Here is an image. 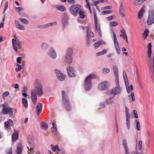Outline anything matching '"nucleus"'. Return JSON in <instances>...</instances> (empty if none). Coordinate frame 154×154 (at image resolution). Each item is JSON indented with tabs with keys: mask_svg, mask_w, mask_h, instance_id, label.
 Segmentation results:
<instances>
[{
	"mask_svg": "<svg viewBox=\"0 0 154 154\" xmlns=\"http://www.w3.org/2000/svg\"><path fill=\"white\" fill-rule=\"evenodd\" d=\"M43 94L42 85L40 83H38L36 85L35 88L31 91V98L34 104L35 105L36 104L37 99V95L41 96Z\"/></svg>",
	"mask_w": 154,
	"mask_h": 154,
	"instance_id": "f257e3e1",
	"label": "nucleus"
},
{
	"mask_svg": "<svg viewBox=\"0 0 154 154\" xmlns=\"http://www.w3.org/2000/svg\"><path fill=\"white\" fill-rule=\"evenodd\" d=\"M116 87L112 88L109 93L110 97H112L113 98L116 94H119L121 93L122 89L120 87L119 81H116Z\"/></svg>",
	"mask_w": 154,
	"mask_h": 154,
	"instance_id": "f03ea898",
	"label": "nucleus"
},
{
	"mask_svg": "<svg viewBox=\"0 0 154 154\" xmlns=\"http://www.w3.org/2000/svg\"><path fill=\"white\" fill-rule=\"evenodd\" d=\"M95 76L94 75L91 74L88 76L85 79L84 84L85 89L86 91L90 90L92 86L91 79L94 78Z\"/></svg>",
	"mask_w": 154,
	"mask_h": 154,
	"instance_id": "7ed1b4c3",
	"label": "nucleus"
},
{
	"mask_svg": "<svg viewBox=\"0 0 154 154\" xmlns=\"http://www.w3.org/2000/svg\"><path fill=\"white\" fill-rule=\"evenodd\" d=\"M94 26L95 32L98 33L100 36H102V32L100 23L98 21L96 14L95 13H94Z\"/></svg>",
	"mask_w": 154,
	"mask_h": 154,
	"instance_id": "20e7f679",
	"label": "nucleus"
},
{
	"mask_svg": "<svg viewBox=\"0 0 154 154\" xmlns=\"http://www.w3.org/2000/svg\"><path fill=\"white\" fill-rule=\"evenodd\" d=\"M81 8V6L79 5H72L70 8L69 11L73 16H76L78 15V13Z\"/></svg>",
	"mask_w": 154,
	"mask_h": 154,
	"instance_id": "39448f33",
	"label": "nucleus"
},
{
	"mask_svg": "<svg viewBox=\"0 0 154 154\" xmlns=\"http://www.w3.org/2000/svg\"><path fill=\"white\" fill-rule=\"evenodd\" d=\"M2 106L3 108L2 112L3 114L4 115L9 114L10 117L11 118H14L13 109L11 108L8 107L7 106H5L4 104L2 105Z\"/></svg>",
	"mask_w": 154,
	"mask_h": 154,
	"instance_id": "423d86ee",
	"label": "nucleus"
},
{
	"mask_svg": "<svg viewBox=\"0 0 154 154\" xmlns=\"http://www.w3.org/2000/svg\"><path fill=\"white\" fill-rule=\"evenodd\" d=\"M12 43L13 48L16 51H17L18 49H21V43L16 36L12 39Z\"/></svg>",
	"mask_w": 154,
	"mask_h": 154,
	"instance_id": "0eeeda50",
	"label": "nucleus"
},
{
	"mask_svg": "<svg viewBox=\"0 0 154 154\" xmlns=\"http://www.w3.org/2000/svg\"><path fill=\"white\" fill-rule=\"evenodd\" d=\"M123 77L126 85L127 91L128 93H129L133 90V86L132 85H130V86H129L126 74L125 71L123 72Z\"/></svg>",
	"mask_w": 154,
	"mask_h": 154,
	"instance_id": "6e6552de",
	"label": "nucleus"
},
{
	"mask_svg": "<svg viewBox=\"0 0 154 154\" xmlns=\"http://www.w3.org/2000/svg\"><path fill=\"white\" fill-rule=\"evenodd\" d=\"M112 35L114 39V47L116 52L119 55L120 53V48L116 37V35L114 32H112Z\"/></svg>",
	"mask_w": 154,
	"mask_h": 154,
	"instance_id": "1a4fd4ad",
	"label": "nucleus"
},
{
	"mask_svg": "<svg viewBox=\"0 0 154 154\" xmlns=\"http://www.w3.org/2000/svg\"><path fill=\"white\" fill-rule=\"evenodd\" d=\"M109 84V82L108 81H103L100 83L98 85V88L100 90H105L108 88Z\"/></svg>",
	"mask_w": 154,
	"mask_h": 154,
	"instance_id": "9d476101",
	"label": "nucleus"
},
{
	"mask_svg": "<svg viewBox=\"0 0 154 154\" xmlns=\"http://www.w3.org/2000/svg\"><path fill=\"white\" fill-rule=\"evenodd\" d=\"M55 72L57 78L60 81H63L66 76L62 73L61 71L56 69Z\"/></svg>",
	"mask_w": 154,
	"mask_h": 154,
	"instance_id": "9b49d317",
	"label": "nucleus"
},
{
	"mask_svg": "<svg viewBox=\"0 0 154 154\" xmlns=\"http://www.w3.org/2000/svg\"><path fill=\"white\" fill-rule=\"evenodd\" d=\"M62 105L64 107L67 109V100L66 96V93L64 91H62Z\"/></svg>",
	"mask_w": 154,
	"mask_h": 154,
	"instance_id": "f8f14e48",
	"label": "nucleus"
},
{
	"mask_svg": "<svg viewBox=\"0 0 154 154\" xmlns=\"http://www.w3.org/2000/svg\"><path fill=\"white\" fill-rule=\"evenodd\" d=\"M61 21L63 28L66 27L67 24V15L66 13L63 14Z\"/></svg>",
	"mask_w": 154,
	"mask_h": 154,
	"instance_id": "ddd939ff",
	"label": "nucleus"
},
{
	"mask_svg": "<svg viewBox=\"0 0 154 154\" xmlns=\"http://www.w3.org/2000/svg\"><path fill=\"white\" fill-rule=\"evenodd\" d=\"M13 122L11 119L8 120L5 123L4 126L5 129L7 131H9L11 129L10 126H13Z\"/></svg>",
	"mask_w": 154,
	"mask_h": 154,
	"instance_id": "4468645a",
	"label": "nucleus"
},
{
	"mask_svg": "<svg viewBox=\"0 0 154 154\" xmlns=\"http://www.w3.org/2000/svg\"><path fill=\"white\" fill-rule=\"evenodd\" d=\"M73 49L72 47L68 48V64L71 63L72 60Z\"/></svg>",
	"mask_w": 154,
	"mask_h": 154,
	"instance_id": "2eb2a0df",
	"label": "nucleus"
},
{
	"mask_svg": "<svg viewBox=\"0 0 154 154\" xmlns=\"http://www.w3.org/2000/svg\"><path fill=\"white\" fill-rule=\"evenodd\" d=\"M48 55L53 59H55L57 57V54L54 49L53 48H51L49 50Z\"/></svg>",
	"mask_w": 154,
	"mask_h": 154,
	"instance_id": "dca6fc26",
	"label": "nucleus"
},
{
	"mask_svg": "<svg viewBox=\"0 0 154 154\" xmlns=\"http://www.w3.org/2000/svg\"><path fill=\"white\" fill-rule=\"evenodd\" d=\"M35 146V145L34 142L32 141H31V142H29L27 144V148L29 151H30L31 152H33Z\"/></svg>",
	"mask_w": 154,
	"mask_h": 154,
	"instance_id": "f3484780",
	"label": "nucleus"
},
{
	"mask_svg": "<svg viewBox=\"0 0 154 154\" xmlns=\"http://www.w3.org/2000/svg\"><path fill=\"white\" fill-rule=\"evenodd\" d=\"M154 23V15L153 13L150 14L148 17L147 23L148 25H151Z\"/></svg>",
	"mask_w": 154,
	"mask_h": 154,
	"instance_id": "a211bd4d",
	"label": "nucleus"
},
{
	"mask_svg": "<svg viewBox=\"0 0 154 154\" xmlns=\"http://www.w3.org/2000/svg\"><path fill=\"white\" fill-rule=\"evenodd\" d=\"M57 24V22H54L53 23H48L47 24H45L39 26H38L39 28H43L47 27L49 26H51L53 25H56Z\"/></svg>",
	"mask_w": 154,
	"mask_h": 154,
	"instance_id": "6ab92c4d",
	"label": "nucleus"
},
{
	"mask_svg": "<svg viewBox=\"0 0 154 154\" xmlns=\"http://www.w3.org/2000/svg\"><path fill=\"white\" fill-rule=\"evenodd\" d=\"M79 18L81 19H84L86 17V14L85 11L82 9V8L80 10L78 13Z\"/></svg>",
	"mask_w": 154,
	"mask_h": 154,
	"instance_id": "aec40b11",
	"label": "nucleus"
},
{
	"mask_svg": "<svg viewBox=\"0 0 154 154\" xmlns=\"http://www.w3.org/2000/svg\"><path fill=\"white\" fill-rule=\"evenodd\" d=\"M42 105L41 103H39L36 106L37 112L36 114L38 115H39L42 111Z\"/></svg>",
	"mask_w": 154,
	"mask_h": 154,
	"instance_id": "412c9836",
	"label": "nucleus"
},
{
	"mask_svg": "<svg viewBox=\"0 0 154 154\" xmlns=\"http://www.w3.org/2000/svg\"><path fill=\"white\" fill-rule=\"evenodd\" d=\"M123 145L125 151V154H129L128 152V148L127 146V143L126 140L124 139L122 140Z\"/></svg>",
	"mask_w": 154,
	"mask_h": 154,
	"instance_id": "4be33fe9",
	"label": "nucleus"
},
{
	"mask_svg": "<svg viewBox=\"0 0 154 154\" xmlns=\"http://www.w3.org/2000/svg\"><path fill=\"white\" fill-rule=\"evenodd\" d=\"M51 150L53 152H55L56 150L60 152L61 151V149L58 145L54 146L52 144L51 145Z\"/></svg>",
	"mask_w": 154,
	"mask_h": 154,
	"instance_id": "5701e85b",
	"label": "nucleus"
},
{
	"mask_svg": "<svg viewBox=\"0 0 154 154\" xmlns=\"http://www.w3.org/2000/svg\"><path fill=\"white\" fill-rule=\"evenodd\" d=\"M18 138V133L17 131H15L14 133L12 136V142L15 141Z\"/></svg>",
	"mask_w": 154,
	"mask_h": 154,
	"instance_id": "b1692460",
	"label": "nucleus"
},
{
	"mask_svg": "<svg viewBox=\"0 0 154 154\" xmlns=\"http://www.w3.org/2000/svg\"><path fill=\"white\" fill-rule=\"evenodd\" d=\"M68 74L70 77H73L76 75V73L75 72L73 68H69V72Z\"/></svg>",
	"mask_w": 154,
	"mask_h": 154,
	"instance_id": "393cba45",
	"label": "nucleus"
},
{
	"mask_svg": "<svg viewBox=\"0 0 154 154\" xmlns=\"http://www.w3.org/2000/svg\"><path fill=\"white\" fill-rule=\"evenodd\" d=\"M52 125L53 126L52 127V130L54 134L56 135L57 134V125L55 122H53L52 123Z\"/></svg>",
	"mask_w": 154,
	"mask_h": 154,
	"instance_id": "a878e982",
	"label": "nucleus"
},
{
	"mask_svg": "<svg viewBox=\"0 0 154 154\" xmlns=\"http://www.w3.org/2000/svg\"><path fill=\"white\" fill-rule=\"evenodd\" d=\"M55 8L58 10L61 11H64L66 10V9L64 6L57 5L55 6Z\"/></svg>",
	"mask_w": 154,
	"mask_h": 154,
	"instance_id": "bb28decb",
	"label": "nucleus"
},
{
	"mask_svg": "<svg viewBox=\"0 0 154 154\" xmlns=\"http://www.w3.org/2000/svg\"><path fill=\"white\" fill-rule=\"evenodd\" d=\"M145 10L144 8H142L139 12L137 17L139 19H140L142 17L143 14L145 12Z\"/></svg>",
	"mask_w": 154,
	"mask_h": 154,
	"instance_id": "cd10ccee",
	"label": "nucleus"
},
{
	"mask_svg": "<svg viewBox=\"0 0 154 154\" xmlns=\"http://www.w3.org/2000/svg\"><path fill=\"white\" fill-rule=\"evenodd\" d=\"M119 12L120 16L122 17H124L125 16V10L123 7L121 6L119 8Z\"/></svg>",
	"mask_w": 154,
	"mask_h": 154,
	"instance_id": "c85d7f7f",
	"label": "nucleus"
},
{
	"mask_svg": "<svg viewBox=\"0 0 154 154\" xmlns=\"http://www.w3.org/2000/svg\"><path fill=\"white\" fill-rule=\"evenodd\" d=\"M128 99L130 102H132L134 101L135 98L134 93L132 92L130 95H129Z\"/></svg>",
	"mask_w": 154,
	"mask_h": 154,
	"instance_id": "c756f323",
	"label": "nucleus"
},
{
	"mask_svg": "<svg viewBox=\"0 0 154 154\" xmlns=\"http://www.w3.org/2000/svg\"><path fill=\"white\" fill-rule=\"evenodd\" d=\"M121 34L119 35L120 37H122L123 39H125V38L127 37V34L125 32V30L124 29H123L120 30Z\"/></svg>",
	"mask_w": 154,
	"mask_h": 154,
	"instance_id": "7c9ffc66",
	"label": "nucleus"
},
{
	"mask_svg": "<svg viewBox=\"0 0 154 154\" xmlns=\"http://www.w3.org/2000/svg\"><path fill=\"white\" fill-rule=\"evenodd\" d=\"M148 51L147 54L149 58L150 59L151 54V45L150 43H149L147 45Z\"/></svg>",
	"mask_w": 154,
	"mask_h": 154,
	"instance_id": "2f4dec72",
	"label": "nucleus"
},
{
	"mask_svg": "<svg viewBox=\"0 0 154 154\" xmlns=\"http://www.w3.org/2000/svg\"><path fill=\"white\" fill-rule=\"evenodd\" d=\"M41 128L44 130H46L48 128V125L46 122L42 121L40 123Z\"/></svg>",
	"mask_w": 154,
	"mask_h": 154,
	"instance_id": "473e14b6",
	"label": "nucleus"
},
{
	"mask_svg": "<svg viewBox=\"0 0 154 154\" xmlns=\"http://www.w3.org/2000/svg\"><path fill=\"white\" fill-rule=\"evenodd\" d=\"M125 111L126 120H130V116L129 113L128 109L127 107H125Z\"/></svg>",
	"mask_w": 154,
	"mask_h": 154,
	"instance_id": "72a5a7b5",
	"label": "nucleus"
},
{
	"mask_svg": "<svg viewBox=\"0 0 154 154\" xmlns=\"http://www.w3.org/2000/svg\"><path fill=\"white\" fill-rule=\"evenodd\" d=\"M113 71L115 77V81H119L118 79V69L117 68H114Z\"/></svg>",
	"mask_w": 154,
	"mask_h": 154,
	"instance_id": "f704fd0d",
	"label": "nucleus"
},
{
	"mask_svg": "<svg viewBox=\"0 0 154 154\" xmlns=\"http://www.w3.org/2000/svg\"><path fill=\"white\" fill-rule=\"evenodd\" d=\"M15 22L16 26L17 28L21 30L25 29L24 26L20 24L18 21L16 20Z\"/></svg>",
	"mask_w": 154,
	"mask_h": 154,
	"instance_id": "c9c22d12",
	"label": "nucleus"
},
{
	"mask_svg": "<svg viewBox=\"0 0 154 154\" xmlns=\"http://www.w3.org/2000/svg\"><path fill=\"white\" fill-rule=\"evenodd\" d=\"M110 97L106 99L105 101V103L108 105L112 104L114 103V100L112 99L113 98L112 97Z\"/></svg>",
	"mask_w": 154,
	"mask_h": 154,
	"instance_id": "e433bc0d",
	"label": "nucleus"
},
{
	"mask_svg": "<svg viewBox=\"0 0 154 154\" xmlns=\"http://www.w3.org/2000/svg\"><path fill=\"white\" fill-rule=\"evenodd\" d=\"M149 31L148 29H146L143 34V36L144 39H146L149 35Z\"/></svg>",
	"mask_w": 154,
	"mask_h": 154,
	"instance_id": "4c0bfd02",
	"label": "nucleus"
},
{
	"mask_svg": "<svg viewBox=\"0 0 154 154\" xmlns=\"http://www.w3.org/2000/svg\"><path fill=\"white\" fill-rule=\"evenodd\" d=\"M22 101L23 106L25 108H27L28 106V101L27 100H26L24 98H23L22 99Z\"/></svg>",
	"mask_w": 154,
	"mask_h": 154,
	"instance_id": "58836bf2",
	"label": "nucleus"
},
{
	"mask_svg": "<svg viewBox=\"0 0 154 154\" xmlns=\"http://www.w3.org/2000/svg\"><path fill=\"white\" fill-rule=\"evenodd\" d=\"M22 152V146L19 145L17 147V154H21Z\"/></svg>",
	"mask_w": 154,
	"mask_h": 154,
	"instance_id": "ea45409f",
	"label": "nucleus"
},
{
	"mask_svg": "<svg viewBox=\"0 0 154 154\" xmlns=\"http://www.w3.org/2000/svg\"><path fill=\"white\" fill-rule=\"evenodd\" d=\"M144 1V0H135L134 1V4L136 5H137L141 4Z\"/></svg>",
	"mask_w": 154,
	"mask_h": 154,
	"instance_id": "a19ab883",
	"label": "nucleus"
},
{
	"mask_svg": "<svg viewBox=\"0 0 154 154\" xmlns=\"http://www.w3.org/2000/svg\"><path fill=\"white\" fill-rule=\"evenodd\" d=\"M118 23L116 21H112L110 23L109 25L110 26L116 27L118 25Z\"/></svg>",
	"mask_w": 154,
	"mask_h": 154,
	"instance_id": "79ce46f5",
	"label": "nucleus"
},
{
	"mask_svg": "<svg viewBox=\"0 0 154 154\" xmlns=\"http://www.w3.org/2000/svg\"><path fill=\"white\" fill-rule=\"evenodd\" d=\"M87 32L88 37H93L94 36V35L93 32L89 31L88 30H87Z\"/></svg>",
	"mask_w": 154,
	"mask_h": 154,
	"instance_id": "37998d69",
	"label": "nucleus"
},
{
	"mask_svg": "<svg viewBox=\"0 0 154 154\" xmlns=\"http://www.w3.org/2000/svg\"><path fill=\"white\" fill-rule=\"evenodd\" d=\"M115 18V16L114 15H113L109 16V17H106V19L107 20L109 21L114 19Z\"/></svg>",
	"mask_w": 154,
	"mask_h": 154,
	"instance_id": "c03bdc74",
	"label": "nucleus"
},
{
	"mask_svg": "<svg viewBox=\"0 0 154 154\" xmlns=\"http://www.w3.org/2000/svg\"><path fill=\"white\" fill-rule=\"evenodd\" d=\"M48 47V45L46 43H44L42 44V48L43 49H46Z\"/></svg>",
	"mask_w": 154,
	"mask_h": 154,
	"instance_id": "a18cd8bd",
	"label": "nucleus"
},
{
	"mask_svg": "<svg viewBox=\"0 0 154 154\" xmlns=\"http://www.w3.org/2000/svg\"><path fill=\"white\" fill-rule=\"evenodd\" d=\"M112 12V11L111 10L109 11H103L102 13V14L103 15L105 14H108L111 13Z\"/></svg>",
	"mask_w": 154,
	"mask_h": 154,
	"instance_id": "49530a36",
	"label": "nucleus"
},
{
	"mask_svg": "<svg viewBox=\"0 0 154 154\" xmlns=\"http://www.w3.org/2000/svg\"><path fill=\"white\" fill-rule=\"evenodd\" d=\"M103 3V0H99L96 1L95 2H94L93 3V5H96L97 4Z\"/></svg>",
	"mask_w": 154,
	"mask_h": 154,
	"instance_id": "de8ad7c7",
	"label": "nucleus"
},
{
	"mask_svg": "<svg viewBox=\"0 0 154 154\" xmlns=\"http://www.w3.org/2000/svg\"><path fill=\"white\" fill-rule=\"evenodd\" d=\"M20 20L24 24H27L28 23V20L25 19L20 18Z\"/></svg>",
	"mask_w": 154,
	"mask_h": 154,
	"instance_id": "09e8293b",
	"label": "nucleus"
},
{
	"mask_svg": "<svg viewBox=\"0 0 154 154\" xmlns=\"http://www.w3.org/2000/svg\"><path fill=\"white\" fill-rule=\"evenodd\" d=\"M94 48L97 49V48H98L100 46V43L99 41H98L96 42V43H95L94 44Z\"/></svg>",
	"mask_w": 154,
	"mask_h": 154,
	"instance_id": "8fccbe9b",
	"label": "nucleus"
},
{
	"mask_svg": "<svg viewBox=\"0 0 154 154\" xmlns=\"http://www.w3.org/2000/svg\"><path fill=\"white\" fill-rule=\"evenodd\" d=\"M110 71V70L108 68H104L103 69V73L106 74L109 73Z\"/></svg>",
	"mask_w": 154,
	"mask_h": 154,
	"instance_id": "3c124183",
	"label": "nucleus"
},
{
	"mask_svg": "<svg viewBox=\"0 0 154 154\" xmlns=\"http://www.w3.org/2000/svg\"><path fill=\"white\" fill-rule=\"evenodd\" d=\"M9 94V92L8 91H6L4 92L2 94L3 98H5L6 97L8 96Z\"/></svg>",
	"mask_w": 154,
	"mask_h": 154,
	"instance_id": "603ef678",
	"label": "nucleus"
},
{
	"mask_svg": "<svg viewBox=\"0 0 154 154\" xmlns=\"http://www.w3.org/2000/svg\"><path fill=\"white\" fill-rule=\"evenodd\" d=\"M142 141L141 140H140L139 141L138 144V149L139 150H141L142 149Z\"/></svg>",
	"mask_w": 154,
	"mask_h": 154,
	"instance_id": "864d4df0",
	"label": "nucleus"
},
{
	"mask_svg": "<svg viewBox=\"0 0 154 154\" xmlns=\"http://www.w3.org/2000/svg\"><path fill=\"white\" fill-rule=\"evenodd\" d=\"M130 120H126L127 127L128 129L130 128Z\"/></svg>",
	"mask_w": 154,
	"mask_h": 154,
	"instance_id": "5fc2aeb1",
	"label": "nucleus"
},
{
	"mask_svg": "<svg viewBox=\"0 0 154 154\" xmlns=\"http://www.w3.org/2000/svg\"><path fill=\"white\" fill-rule=\"evenodd\" d=\"M8 2H6L5 4V8L4 9L3 13H4L5 12V11L6 10H7L8 8Z\"/></svg>",
	"mask_w": 154,
	"mask_h": 154,
	"instance_id": "6e6d98bb",
	"label": "nucleus"
},
{
	"mask_svg": "<svg viewBox=\"0 0 154 154\" xmlns=\"http://www.w3.org/2000/svg\"><path fill=\"white\" fill-rule=\"evenodd\" d=\"M136 127L137 128L138 131L140 130V123L138 121H137V125H136Z\"/></svg>",
	"mask_w": 154,
	"mask_h": 154,
	"instance_id": "4d7b16f0",
	"label": "nucleus"
},
{
	"mask_svg": "<svg viewBox=\"0 0 154 154\" xmlns=\"http://www.w3.org/2000/svg\"><path fill=\"white\" fill-rule=\"evenodd\" d=\"M87 3V4L85 5V7L86 8H89L90 12H91V8H90L89 3V2H88V3Z\"/></svg>",
	"mask_w": 154,
	"mask_h": 154,
	"instance_id": "13d9d810",
	"label": "nucleus"
},
{
	"mask_svg": "<svg viewBox=\"0 0 154 154\" xmlns=\"http://www.w3.org/2000/svg\"><path fill=\"white\" fill-rule=\"evenodd\" d=\"M133 112L134 113L135 118H138V116L137 111L135 110H134Z\"/></svg>",
	"mask_w": 154,
	"mask_h": 154,
	"instance_id": "bf43d9fd",
	"label": "nucleus"
},
{
	"mask_svg": "<svg viewBox=\"0 0 154 154\" xmlns=\"http://www.w3.org/2000/svg\"><path fill=\"white\" fill-rule=\"evenodd\" d=\"M16 8L18 10H16L17 11L19 12L23 10V8L21 7H16Z\"/></svg>",
	"mask_w": 154,
	"mask_h": 154,
	"instance_id": "052dcab7",
	"label": "nucleus"
},
{
	"mask_svg": "<svg viewBox=\"0 0 154 154\" xmlns=\"http://www.w3.org/2000/svg\"><path fill=\"white\" fill-rule=\"evenodd\" d=\"M21 58L20 57H19L17 58V62L19 63H21Z\"/></svg>",
	"mask_w": 154,
	"mask_h": 154,
	"instance_id": "680f3d73",
	"label": "nucleus"
},
{
	"mask_svg": "<svg viewBox=\"0 0 154 154\" xmlns=\"http://www.w3.org/2000/svg\"><path fill=\"white\" fill-rule=\"evenodd\" d=\"M99 42H100V43L101 45H106V42H105V41H103V40H100V41H99Z\"/></svg>",
	"mask_w": 154,
	"mask_h": 154,
	"instance_id": "e2e57ef3",
	"label": "nucleus"
},
{
	"mask_svg": "<svg viewBox=\"0 0 154 154\" xmlns=\"http://www.w3.org/2000/svg\"><path fill=\"white\" fill-rule=\"evenodd\" d=\"M112 8V7L110 6H107L104 7H103V9L106 10V9H110Z\"/></svg>",
	"mask_w": 154,
	"mask_h": 154,
	"instance_id": "0e129e2a",
	"label": "nucleus"
},
{
	"mask_svg": "<svg viewBox=\"0 0 154 154\" xmlns=\"http://www.w3.org/2000/svg\"><path fill=\"white\" fill-rule=\"evenodd\" d=\"M68 3L71 4H73L75 3V1L74 0H68Z\"/></svg>",
	"mask_w": 154,
	"mask_h": 154,
	"instance_id": "69168bd1",
	"label": "nucleus"
},
{
	"mask_svg": "<svg viewBox=\"0 0 154 154\" xmlns=\"http://www.w3.org/2000/svg\"><path fill=\"white\" fill-rule=\"evenodd\" d=\"M103 55V54H102V53L101 51L98 52L96 54V56H99Z\"/></svg>",
	"mask_w": 154,
	"mask_h": 154,
	"instance_id": "338daca9",
	"label": "nucleus"
},
{
	"mask_svg": "<svg viewBox=\"0 0 154 154\" xmlns=\"http://www.w3.org/2000/svg\"><path fill=\"white\" fill-rule=\"evenodd\" d=\"M27 88L26 87H24L21 91L22 92H26Z\"/></svg>",
	"mask_w": 154,
	"mask_h": 154,
	"instance_id": "774afa93",
	"label": "nucleus"
}]
</instances>
